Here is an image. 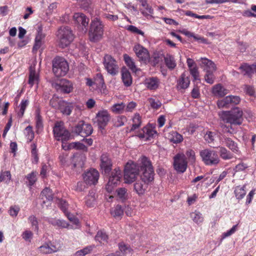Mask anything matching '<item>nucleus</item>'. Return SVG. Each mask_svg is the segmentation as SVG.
<instances>
[{
	"label": "nucleus",
	"instance_id": "obj_1",
	"mask_svg": "<svg viewBox=\"0 0 256 256\" xmlns=\"http://www.w3.org/2000/svg\"><path fill=\"white\" fill-rule=\"evenodd\" d=\"M243 111L239 107H234L230 110L224 111L221 117L224 122V124H221L222 132L230 134L236 133V126L242 125L243 122Z\"/></svg>",
	"mask_w": 256,
	"mask_h": 256
},
{
	"label": "nucleus",
	"instance_id": "obj_2",
	"mask_svg": "<svg viewBox=\"0 0 256 256\" xmlns=\"http://www.w3.org/2000/svg\"><path fill=\"white\" fill-rule=\"evenodd\" d=\"M140 179L150 184L154 180V170L152 162L147 157L142 156L140 158Z\"/></svg>",
	"mask_w": 256,
	"mask_h": 256
},
{
	"label": "nucleus",
	"instance_id": "obj_3",
	"mask_svg": "<svg viewBox=\"0 0 256 256\" xmlns=\"http://www.w3.org/2000/svg\"><path fill=\"white\" fill-rule=\"evenodd\" d=\"M104 24L98 18L92 20L88 31L90 40L96 42L100 40L104 34Z\"/></svg>",
	"mask_w": 256,
	"mask_h": 256
},
{
	"label": "nucleus",
	"instance_id": "obj_4",
	"mask_svg": "<svg viewBox=\"0 0 256 256\" xmlns=\"http://www.w3.org/2000/svg\"><path fill=\"white\" fill-rule=\"evenodd\" d=\"M52 132L55 140L62 142V147L65 149L64 144L71 137L70 132L64 127L62 122H56L53 127Z\"/></svg>",
	"mask_w": 256,
	"mask_h": 256
},
{
	"label": "nucleus",
	"instance_id": "obj_5",
	"mask_svg": "<svg viewBox=\"0 0 256 256\" xmlns=\"http://www.w3.org/2000/svg\"><path fill=\"white\" fill-rule=\"evenodd\" d=\"M57 37L58 40V46L61 48L68 46L74 38V34L68 26L60 27L58 31Z\"/></svg>",
	"mask_w": 256,
	"mask_h": 256
},
{
	"label": "nucleus",
	"instance_id": "obj_6",
	"mask_svg": "<svg viewBox=\"0 0 256 256\" xmlns=\"http://www.w3.org/2000/svg\"><path fill=\"white\" fill-rule=\"evenodd\" d=\"M140 162V160H139ZM140 172V163L138 164L134 162H128L124 168V178L126 183L134 182Z\"/></svg>",
	"mask_w": 256,
	"mask_h": 256
},
{
	"label": "nucleus",
	"instance_id": "obj_7",
	"mask_svg": "<svg viewBox=\"0 0 256 256\" xmlns=\"http://www.w3.org/2000/svg\"><path fill=\"white\" fill-rule=\"evenodd\" d=\"M68 70V62L64 58L56 56L52 60V71L56 77L64 76Z\"/></svg>",
	"mask_w": 256,
	"mask_h": 256
},
{
	"label": "nucleus",
	"instance_id": "obj_8",
	"mask_svg": "<svg viewBox=\"0 0 256 256\" xmlns=\"http://www.w3.org/2000/svg\"><path fill=\"white\" fill-rule=\"evenodd\" d=\"M200 156L202 161L206 166H215L220 162V158L216 151L206 148L200 152Z\"/></svg>",
	"mask_w": 256,
	"mask_h": 256
},
{
	"label": "nucleus",
	"instance_id": "obj_9",
	"mask_svg": "<svg viewBox=\"0 0 256 256\" xmlns=\"http://www.w3.org/2000/svg\"><path fill=\"white\" fill-rule=\"evenodd\" d=\"M173 166L178 173L184 172L188 168V160L184 153H178L173 158Z\"/></svg>",
	"mask_w": 256,
	"mask_h": 256
},
{
	"label": "nucleus",
	"instance_id": "obj_10",
	"mask_svg": "<svg viewBox=\"0 0 256 256\" xmlns=\"http://www.w3.org/2000/svg\"><path fill=\"white\" fill-rule=\"evenodd\" d=\"M122 176V172L120 168H116L112 172L106 189L108 192H111L114 187L116 186Z\"/></svg>",
	"mask_w": 256,
	"mask_h": 256
},
{
	"label": "nucleus",
	"instance_id": "obj_11",
	"mask_svg": "<svg viewBox=\"0 0 256 256\" xmlns=\"http://www.w3.org/2000/svg\"><path fill=\"white\" fill-rule=\"evenodd\" d=\"M133 50L138 58L139 61L144 64H148L150 61V54L148 50L140 44H136Z\"/></svg>",
	"mask_w": 256,
	"mask_h": 256
},
{
	"label": "nucleus",
	"instance_id": "obj_12",
	"mask_svg": "<svg viewBox=\"0 0 256 256\" xmlns=\"http://www.w3.org/2000/svg\"><path fill=\"white\" fill-rule=\"evenodd\" d=\"M103 64L105 68L110 74L114 76L118 73V67L116 62L110 55L104 56Z\"/></svg>",
	"mask_w": 256,
	"mask_h": 256
},
{
	"label": "nucleus",
	"instance_id": "obj_13",
	"mask_svg": "<svg viewBox=\"0 0 256 256\" xmlns=\"http://www.w3.org/2000/svg\"><path fill=\"white\" fill-rule=\"evenodd\" d=\"M75 132L82 137L90 136L93 132L92 126L84 121H80L75 128Z\"/></svg>",
	"mask_w": 256,
	"mask_h": 256
},
{
	"label": "nucleus",
	"instance_id": "obj_14",
	"mask_svg": "<svg viewBox=\"0 0 256 256\" xmlns=\"http://www.w3.org/2000/svg\"><path fill=\"white\" fill-rule=\"evenodd\" d=\"M157 134L158 133L154 128L150 124H147L138 132L136 136L141 139L148 140L155 138Z\"/></svg>",
	"mask_w": 256,
	"mask_h": 256
},
{
	"label": "nucleus",
	"instance_id": "obj_15",
	"mask_svg": "<svg viewBox=\"0 0 256 256\" xmlns=\"http://www.w3.org/2000/svg\"><path fill=\"white\" fill-rule=\"evenodd\" d=\"M84 182L89 185L96 184L99 178L98 172L94 168H90L83 174Z\"/></svg>",
	"mask_w": 256,
	"mask_h": 256
},
{
	"label": "nucleus",
	"instance_id": "obj_16",
	"mask_svg": "<svg viewBox=\"0 0 256 256\" xmlns=\"http://www.w3.org/2000/svg\"><path fill=\"white\" fill-rule=\"evenodd\" d=\"M100 167L102 172L108 174L112 166V159L108 154H103L100 158Z\"/></svg>",
	"mask_w": 256,
	"mask_h": 256
},
{
	"label": "nucleus",
	"instance_id": "obj_17",
	"mask_svg": "<svg viewBox=\"0 0 256 256\" xmlns=\"http://www.w3.org/2000/svg\"><path fill=\"white\" fill-rule=\"evenodd\" d=\"M96 118L98 128L104 129L110 120V116L108 110H102L96 114Z\"/></svg>",
	"mask_w": 256,
	"mask_h": 256
},
{
	"label": "nucleus",
	"instance_id": "obj_18",
	"mask_svg": "<svg viewBox=\"0 0 256 256\" xmlns=\"http://www.w3.org/2000/svg\"><path fill=\"white\" fill-rule=\"evenodd\" d=\"M73 19L79 26L82 27V30L86 32L90 21L88 18L82 13L77 12L74 14Z\"/></svg>",
	"mask_w": 256,
	"mask_h": 256
},
{
	"label": "nucleus",
	"instance_id": "obj_19",
	"mask_svg": "<svg viewBox=\"0 0 256 256\" xmlns=\"http://www.w3.org/2000/svg\"><path fill=\"white\" fill-rule=\"evenodd\" d=\"M55 88L58 91L64 94H69L73 90V85L71 82L66 79H62L58 84H56Z\"/></svg>",
	"mask_w": 256,
	"mask_h": 256
},
{
	"label": "nucleus",
	"instance_id": "obj_20",
	"mask_svg": "<svg viewBox=\"0 0 256 256\" xmlns=\"http://www.w3.org/2000/svg\"><path fill=\"white\" fill-rule=\"evenodd\" d=\"M239 70L244 76L251 78L254 73L256 74V62L252 65L244 63L239 67Z\"/></svg>",
	"mask_w": 256,
	"mask_h": 256
},
{
	"label": "nucleus",
	"instance_id": "obj_21",
	"mask_svg": "<svg viewBox=\"0 0 256 256\" xmlns=\"http://www.w3.org/2000/svg\"><path fill=\"white\" fill-rule=\"evenodd\" d=\"M144 84L145 86L149 90H156L160 85V80L156 76H150L146 78Z\"/></svg>",
	"mask_w": 256,
	"mask_h": 256
},
{
	"label": "nucleus",
	"instance_id": "obj_22",
	"mask_svg": "<svg viewBox=\"0 0 256 256\" xmlns=\"http://www.w3.org/2000/svg\"><path fill=\"white\" fill-rule=\"evenodd\" d=\"M58 104V109L64 114L69 116L71 114L74 108V104L72 102H68L64 100H60Z\"/></svg>",
	"mask_w": 256,
	"mask_h": 256
},
{
	"label": "nucleus",
	"instance_id": "obj_23",
	"mask_svg": "<svg viewBox=\"0 0 256 256\" xmlns=\"http://www.w3.org/2000/svg\"><path fill=\"white\" fill-rule=\"evenodd\" d=\"M222 143L228 147L230 150L235 154H239L240 151L238 144L234 141L231 138L223 136Z\"/></svg>",
	"mask_w": 256,
	"mask_h": 256
},
{
	"label": "nucleus",
	"instance_id": "obj_24",
	"mask_svg": "<svg viewBox=\"0 0 256 256\" xmlns=\"http://www.w3.org/2000/svg\"><path fill=\"white\" fill-rule=\"evenodd\" d=\"M212 94L217 98H222L228 93V90L222 84L214 85L212 88Z\"/></svg>",
	"mask_w": 256,
	"mask_h": 256
},
{
	"label": "nucleus",
	"instance_id": "obj_25",
	"mask_svg": "<svg viewBox=\"0 0 256 256\" xmlns=\"http://www.w3.org/2000/svg\"><path fill=\"white\" fill-rule=\"evenodd\" d=\"M39 251L42 254H50L58 252L59 249L51 242L45 243L38 248Z\"/></svg>",
	"mask_w": 256,
	"mask_h": 256
},
{
	"label": "nucleus",
	"instance_id": "obj_26",
	"mask_svg": "<svg viewBox=\"0 0 256 256\" xmlns=\"http://www.w3.org/2000/svg\"><path fill=\"white\" fill-rule=\"evenodd\" d=\"M148 185V184L140 179L134 184V190L138 196H142L144 194Z\"/></svg>",
	"mask_w": 256,
	"mask_h": 256
},
{
	"label": "nucleus",
	"instance_id": "obj_27",
	"mask_svg": "<svg viewBox=\"0 0 256 256\" xmlns=\"http://www.w3.org/2000/svg\"><path fill=\"white\" fill-rule=\"evenodd\" d=\"M45 38V34L42 32V27H38V34L35 38V43L33 46V50H37L42 44V40Z\"/></svg>",
	"mask_w": 256,
	"mask_h": 256
},
{
	"label": "nucleus",
	"instance_id": "obj_28",
	"mask_svg": "<svg viewBox=\"0 0 256 256\" xmlns=\"http://www.w3.org/2000/svg\"><path fill=\"white\" fill-rule=\"evenodd\" d=\"M190 84V80L188 76H186L184 72L182 73L177 82V88L180 89L187 88Z\"/></svg>",
	"mask_w": 256,
	"mask_h": 256
},
{
	"label": "nucleus",
	"instance_id": "obj_29",
	"mask_svg": "<svg viewBox=\"0 0 256 256\" xmlns=\"http://www.w3.org/2000/svg\"><path fill=\"white\" fill-rule=\"evenodd\" d=\"M202 63L206 72H214L216 70V66L212 60L206 58H202Z\"/></svg>",
	"mask_w": 256,
	"mask_h": 256
},
{
	"label": "nucleus",
	"instance_id": "obj_30",
	"mask_svg": "<svg viewBox=\"0 0 256 256\" xmlns=\"http://www.w3.org/2000/svg\"><path fill=\"white\" fill-rule=\"evenodd\" d=\"M168 139L174 144H179L183 141V136L176 131H172L168 134Z\"/></svg>",
	"mask_w": 256,
	"mask_h": 256
},
{
	"label": "nucleus",
	"instance_id": "obj_31",
	"mask_svg": "<svg viewBox=\"0 0 256 256\" xmlns=\"http://www.w3.org/2000/svg\"><path fill=\"white\" fill-rule=\"evenodd\" d=\"M141 5L142 8H140L141 13L145 16H149L154 13V10L152 6H150L146 0H140Z\"/></svg>",
	"mask_w": 256,
	"mask_h": 256
},
{
	"label": "nucleus",
	"instance_id": "obj_32",
	"mask_svg": "<svg viewBox=\"0 0 256 256\" xmlns=\"http://www.w3.org/2000/svg\"><path fill=\"white\" fill-rule=\"evenodd\" d=\"M132 125L130 130V132H133L138 128L142 125V116L139 113H136L132 118Z\"/></svg>",
	"mask_w": 256,
	"mask_h": 256
},
{
	"label": "nucleus",
	"instance_id": "obj_33",
	"mask_svg": "<svg viewBox=\"0 0 256 256\" xmlns=\"http://www.w3.org/2000/svg\"><path fill=\"white\" fill-rule=\"evenodd\" d=\"M30 104V100L27 98H23L18 107L20 108L18 111L17 112V116L18 118H21L24 116L26 108Z\"/></svg>",
	"mask_w": 256,
	"mask_h": 256
},
{
	"label": "nucleus",
	"instance_id": "obj_34",
	"mask_svg": "<svg viewBox=\"0 0 256 256\" xmlns=\"http://www.w3.org/2000/svg\"><path fill=\"white\" fill-rule=\"evenodd\" d=\"M218 150L220 156L224 160H229L233 158V154L225 147L220 146L217 148Z\"/></svg>",
	"mask_w": 256,
	"mask_h": 256
},
{
	"label": "nucleus",
	"instance_id": "obj_35",
	"mask_svg": "<svg viewBox=\"0 0 256 256\" xmlns=\"http://www.w3.org/2000/svg\"><path fill=\"white\" fill-rule=\"evenodd\" d=\"M111 215L117 220H120L124 214V210L120 205L118 204L110 210Z\"/></svg>",
	"mask_w": 256,
	"mask_h": 256
},
{
	"label": "nucleus",
	"instance_id": "obj_36",
	"mask_svg": "<svg viewBox=\"0 0 256 256\" xmlns=\"http://www.w3.org/2000/svg\"><path fill=\"white\" fill-rule=\"evenodd\" d=\"M122 78L126 86H129L132 84V78L130 72L128 70H122Z\"/></svg>",
	"mask_w": 256,
	"mask_h": 256
},
{
	"label": "nucleus",
	"instance_id": "obj_37",
	"mask_svg": "<svg viewBox=\"0 0 256 256\" xmlns=\"http://www.w3.org/2000/svg\"><path fill=\"white\" fill-rule=\"evenodd\" d=\"M164 63L170 70H174L176 66L174 57L170 54H166L164 58Z\"/></svg>",
	"mask_w": 256,
	"mask_h": 256
},
{
	"label": "nucleus",
	"instance_id": "obj_38",
	"mask_svg": "<svg viewBox=\"0 0 256 256\" xmlns=\"http://www.w3.org/2000/svg\"><path fill=\"white\" fill-rule=\"evenodd\" d=\"M38 75L36 74V72L34 69H33L30 67V74L28 77V83L30 85V87H32L34 84L38 82Z\"/></svg>",
	"mask_w": 256,
	"mask_h": 256
},
{
	"label": "nucleus",
	"instance_id": "obj_39",
	"mask_svg": "<svg viewBox=\"0 0 256 256\" xmlns=\"http://www.w3.org/2000/svg\"><path fill=\"white\" fill-rule=\"evenodd\" d=\"M96 248L94 244L90 245L84 247V248L76 251L74 256H85L91 253L93 249Z\"/></svg>",
	"mask_w": 256,
	"mask_h": 256
},
{
	"label": "nucleus",
	"instance_id": "obj_40",
	"mask_svg": "<svg viewBox=\"0 0 256 256\" xmlns=\"http://www.w3.org/2000/svg\"><path fill=\"white\" fill-rule=\"evenodd\" d=\"M246 186L244 185L242 186H236L235 188L234 193L235 194V196L237 199L242 200L244 198L246 194Z\"/></svg>",
	"mask_w": 256,
	"mask_h": 256
},
{
	"label": "nucleus",
	"instance_id": "obj_41",
	"mask_svg": "<svg viewBox=\"0 0 256 256\" xmlns=\"http://www.w3.org/2000/svg\"><path fill=\"white\" fill-rule=\"evenodd\" d=\"M124 58L126 66L133 72H136L137 70L136 67L133 60L127 54L124 55Z\"/></svg>",
	"mask_w": 256,
	"mask_h": 256
},
{
	"label": "nucleus",
	"instance_id": "obj_42",
	"mask_svg": "<svg viewBox=\"0 0 256 256\" xmlns=\"http://www.w3.org/2000/svg\"><path fill=\"white\" fill-rule=\"evenodd\" d=\"M127 189L124 188H118L116 190V193L118 197L122 201H126L128 198V193Z\"/></svg>",
	"mask_w": 256,
	"mask_h": 256
},
{
	"label": "nucleus",
	"instance_id": "obj_43",
	"mask_svg": "<svg viewBox=\"0 0 256 256\" xmlns=\"http://www.w3.org/2000/svg\"><path fill=\"white\" fill-rule=\"evenodd\" d=\"M190 217L197 224H200L204 221L202 214L198 211L195 210L190 214Z\"/></svg>",
	"mask_w": 256,
	"mask_h": 256
},
{
	"label": "nucleus",
	"instance_id": "obj_44",
	"mask_svg": "<svg viewBox=\"0 0 256 256\" xmlns=\"http://www.w3.org/2000/svg\"><path fill=\"white\" fill-rule=\"evenodd\" d=\"M76 149L79 150H86L87 148L82 142H79L70 143L67 146H65V149Z\"/></svg>",
	"mask_w": 256,
	"mask_h": 256
},
{
	"label": "nucleus",
	"instance_id": "obj_45",
	"mask_svg": "<svg viewBox=\"0 0 256 256\" xmlns=\"http://www.w3.org/2000/svg\"><path fill=\"white\" fill-rule=\"evenodd\" d=\"M126 105L124 102L114 104L111 108L110 110L116 114H120L123 112Z\"/></svg>",
	"mask_w": 256,
	"mask_h": 256
},
{
	"label": "nucleus",
	"instance_id": "obj_46",
	"mask_svg": "<svg viewBox=\"0 0 256 256\" xmlns=\"http://www.w3.org/2000/svg\"><path fill=\"white\" fill-rule=\"evenodd\" d=\"M42 199L46 198L48 202H51L53 199L52 190L48 188H46L42 190L40 194Z\"/></svg>",
	"mask_w": 256,
	"mask_h": 256
},
{
	"label": "nucleus",
	"instance_id": "obj_47",
	"mask_svg": "<svg viewBox=\"0 0 256 256\" xmlns=\"http://www.w3.org/2000/svg\"><path fill=\"white\" fill-rule=\"evenodd\" d=\"M95 200V192L94 191L90 192L88 194L86 197V204L88 207H92L94 206Z\"/></svg>",
	"mask_w": 256,
	"mask_h": 256
},
{
	"label": "nucleus",
	"instance_id": "obj_48",
	"mask_svg": "<svg viewBox=\"0 0 256 256\" xmlns=\"http://www.w3.org/2000/svg\"><path fill=\"white\" fill-rule=\"evenodd\" d=\"M36 127L37 130H42L43 128V122L42 116L40 114V112L39 110L36 111Z\"/></svg>",
	"mask_w": 256,
	"mask_h": 256
},
{
	"label": "nucleus",
	"instance_id": "obj_49",
	"mask_svg": "<svg viewBox=\"0 0 256 256\" xmlns=\"http://www.w3.org/2000/svg\"><path fill=\"white\" fill-rule=\"evenodd\" d=\"M126 121L127 118L126 116H118L114 120V126L116 128L120 127L123 126Z\"/></svg>",
	"mask_w": 256,
	"mask_h": 256
},
{
	"label": "nucleus",
	"instance_id": "obj_50",
	"mask_svg": "<svg viewBox=\"0 0 256 256\" xmlns=\"http://www.w3.org/2000/svg\"><path fill=\"white\" fill-rule=\"evenodd\" d=\"M95 240L98 241L100 244H104L108 242V236L102 230L98 231L96 236Z\"/></svg>",
	"mask_w": 256,
	"mask_h": 256
},
{
	"label": "nucleus",
	"instance_id": "obj_51",
	"mask_svg": "<svg viewBox=\"0 0 256 256\" xmlns=\"http://www.w3.org/2000/svg\"><path fill=\"white\" fill-rule=\"evenodd\" d=\"M51 224L59 228H66L68 226L69 224L64 220L55 219L51 221Z\"/></svg>",
	"mask_w": 256,
	"mask_h": 256
},
{
	"label": "nucleus",
	"instance_id": "obj_52",
	"mask_svg": "<svg viewBox=\"0 0 256 256\" xmlns=\"http://www.w3.org/2000/svg\"><path fill=\"white\" fill-rule=\"evenodd\" d=\"M230 104V96H227L224 99L218 100L217 102L218 106L219 108H228Z\"/></svg>",
	"mask_w": 256,
	"mask_h": 256
},
{
	"label": "nucleus",
	"instance_id": "obj_53",
	"mask_svg": "<svg viewBox=\"0 0 256 256\" xmlns=\"http://www.w3.org/2000/svg\"><path fill=\"white\" fill-rule=\"evenodd\" d=\"M36 174L37 173L36 172H32L26 176L28 182V185L30 186H33L36 182L37 180Z\"/></svg>",
	"mask_w": 256,
	"mask_h": 256
},
{
	"label": "nucleus",
	"instance_id": "obj_54",
	"mask_svg": "<svg viewBox=\"0 0 256 256\" xmlns=\"http://www.w3.org/2000/svg\"><path fill=\"white\" fill-rule=\"evenodd\" d=\"M186 156L188 158V161L191 163H194L196 162L195 152L192 149H188L186 152Z\"/></svg>",
	"mask_w": 256,
	"mask_h": 256
},
{
	"label": "nucleus",
	"instance_id": "obj_55",
	"mask_svg": "<svg viewBox=\"0 0 256 256\" xmlns=\"http://www.w3.org/2000/svg\"><path fill=\"white\" fill-rule=\"evenodd\" d=\"M25 131L26 132V136L27 137V139L31 142L34 137V132L32 130V127L30 126H28L25 128Z\"/></svg>",
	"mask_w": 256,
	"mask_h": 256
},
{
	"label": "nucleus",
	"instance_id": "obj_56",
	"mask_svg": "<svg viewBox=\"0 0 256 256\" xmlns=\"http://www.w3.org/2000/svg\"><path fill=\"white\" fill-rule=\"evenodd\" d=\"M189 70L190 74L193 77L194 81L200 80V74L197 66L190 68Z\"/></svg>",
	"mask_w": 256,
	"mask_h": 256
},
{
	"label": "nucleus",
	"instance_id": "obj_57",
	"mask_svg": "<svg viewBox=\"0 0 256 256\" xmlns=\"http://www.w3.org/2000/svg\"><path fill=\"white\" fill-rule=\"evenodd\" d=\"M118 248L121 256H124L128 252H130V248L123 242H120L118 244Z\"/></svg>",
	"mask_w": 256,
	"mask_h": 256
},
{
	"label": "nucleus",
	"instance_id": "obj_58",
	"mask_svg": "<svg viewBox=\"0 0 256 256\" xmlns=\"http://www.w3.org/2000/svg\"><path fill=\"white\" fill-rule=\"evenodd\" d=\"M29 222L31 224L32 226L36 232L38 230V221L36 216L32 215L29 216L28 218Z\"/></svg>",
	"mask_w": 256,
	"mask_h": 256
},
{
	"label": "nucleus",
	"instance_id": "obj_59",
	"mask_svg": "<svg viewBox=\"0 0 256 256\" xmlns=\"http://www.w3.org/2000/svg\"><path fill=\"white\" fill-rule=\"evenodd\" d=\"M30 148L32 156V157H34L35 162L37 163L38 161V156L36 144H32L30 146Z\"/></svg>",
	"mask_w": 256,
	"mask_h": 256
},
{
	"label": "nucleus",
	"instance_id": "obj_60",
	"mask_svg": "<svg viewBox=\"0 0 256 256\" xmlns=\"http://www.w3.org/2000/svg\"><path fill=\"white\" fill-rule=\"evenodd\" d=\"M149 102L151 107L155 110H158L162 106V102L159 100L150 98Z\"/></svg>",
	"mask_w": 256,
	"mask_h": 256
},
{
	"label": "nucleus",
	"instance_id": "obj_61",
	"mask_svg": "<svg viewBox=\"0 0 256 256\" xmlns=\"http://www.w3.org/2000/svg\"><path fill=\"white\" fill-rule=\"evenodd\" d=\"M58 206L64 212V214H66L68 212V204L67 202L63 200H58Z\"/></svg>",
	"mask_w": 256,
	"mask_h": 256
},
{
	"label": "nucleus",
	"instance_id": "obj_62",
	"mask_svg": "<svg viewBox=\"0 0 256 256\" xmlns=\"http://www.w3.org/2000/svg\"><path fill=\"white\" fill-rule=\"evenodd\" d=\"M215 135V134L212 132H207L204 136V140L208 143H211L214 142Z\"/></svg>",
	"mask_w": 256,
	"mask_h": 256
},
{
	"label": "nucleus",
	"instance_id": "obj_63",
	"mask_svg": "<svg viewBox=\"0 0 256 256\" xmlns=\"http://www.w3.org/2000/svg\"><path fill=\"white\" fill-rule=\"evenodd\" d=\"M214 72H206L204 76V79L206 82L212 84L214 82L215 76Z\"/></svg>",
	"mask_w": 256,
	"mask_h": 256
},
{
	"label": "nucleus",
	"instance_id": "obj_64",
	"mask_svg": "<svg viewBox=\"0 0 256 256\" xmlns=\"http://www.w3.org/2000/svg\"><path fill=\"white\" fill-rule=\"evenodd\" d=\"M248 168V166L247 165V164L243 162H242L236 165L235 168H234V171L235 172H238L243 171Z\"/></svg>",
	"mask_w": 256,
	"mask_h": 256
}]
</instances>
